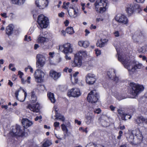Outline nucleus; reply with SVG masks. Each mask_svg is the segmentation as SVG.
<instances>
[{
    "instance_id": "nucleus-55",
    "label": "nucleus",
    "mask_w": 147,
    "mask_h": 147,
    "mask_svg": "<svg viewBox=\"0 0 147 147\" xmlns=\"http://www.w3.org/2000/svg\"><path fill=\"white\" fill-rule=\"evenodd\" d=\"M141 51L142 53H144L146 51V49L144 47H142L141 48Z\"/></svg>"
},
{
    "instance_id": "nucleus-21",
    "label": "nucleus",
    "mask_w": 147,
    "mask_h": 147,
    "mask_svg": "<svg viewBox=\"0 0 147 147\" xmlns=\"http://www.w3.org/2000/svg\"><path fill=\"white\" fill-rule=\"evenodd\" d=\"M61 75V73L57 72L53 70H51L50 72V76L55 80H57L59 78Z\"/></svg>"
},
{
    "instance_id": "nucleus-34",
    "label": "nucleus",
    "mask_w": 147,
    "mask_h": 147,
    "mask_svg": "<svg viewBox=\"0 0 147 147\" xmlns=\"http://www.w3.org/2000/svg\"><path fill=\"white\" fill-rule=\"evenodd\" d=\"M37 100V97L34 92H32L30 102L31 103H34Z\"/></svg>"
},
{
    "instance_id": "nucleus-61",
    "label": "nucleus",
    "mask_w": 147,
    "mask_h": 147,
    "mask_svg": "<svg viewBox=\"0 0 147 147\" xmlns=\"http://www.w3.org/2000/svg\"><path fill=\"white\" fill-rule=\"evenodd\" d=\"M114 34L116 37H118L119 36V32L117 31H115Z\"/></svg>"
},
{
    "instance_id": "nucleus-33",
    "label": "nucleus",
    "mask_w": 147,
    "mask_h": 147,
    "mask_svg": "<svg viewBox=\"0 0 147 147\" xmlns=\"http://www.w3.org/2000/svg\"><path fill=\"white\" fill-rule=\"evenodd\" d=\"M46 41V39L44 37L39 36L37 39V42L39 43H40L41 45L42 44H44Z\"/></svg>"
},
{
    "instance_id": "nucleus-18",
    "label": "nucleus",
    "mask_w": 147,
    "mask_h": 147,
    "mask_svg": "<svg viewBox=\"0 0 147 147\" xmlns=\"http://www.w3.org/2000/svg\"><path fill=\"white\" fill-rule=\"evenodd\" d=\"M22 123L24 127L27 128L31 126L33 124L32 121L26 118L23 119L22 120Z\"/></svg>"
},
{
    "instance_id": "nucleus-10",
    "label": "nucleus",
    "mask_w": 147,
    "mask_h": 147,
    "mask_svg": "<svg viewBox=\"0 0 147 147\" xmlns=\"http://www.w3.org/2000/svg\"><path fill=\"white\" fill-rule=\"evenodd\" d=\"M45 74L42 71L37 69L35 72L34 76L36 81L38 83L43 82Z\"/></svg>"
},
{
    "instance_id": "nucleus-15",
    "label": "nucleus",
    "mask_w": 147,
    "mask_h": 147,
    "mask_svg": "<svg viewBox=\"0 0 147 147\" xmlns=\"http://www.w3.org/2000/svg\"><path fill=\"white\" fill-rule=\"evenodd\" d=\"M26 108L34 112L37 113L39 111V105L38 103L36 104H30L26 107Z\"/></svg>"
},
{
    "instance_id": "nucleus-52",
    "label": "nucleus",
    "mask_w": 147,
    "mask_h": 147,
    "mask_svg": "<svg viewBox=\"0 0 147 147\" xmlns=\"http://www.w3.org/2000/svg\"><path fill=\"white\" fill-rule=\"evenodd\" d=\"M59 122H55L54 123V126L56 127L59 126Z\"/></svg>"
},
{
    "instance_id": "nucleus-2",
    "label": "nucleus",
    "mask_w": 147,
    "mask_h": 147,
    "mask_svg": "<svg viewBox=\"0 0 147 147\" xmlns=\"http://www.w3.org/2000/svg\"><path fill=\"white\" fill-rule=\"evenodd\" d=\"M95 9L98 13H102L108 8V1L104 0H96L94 4Z\"/></svg>"
},
{
    "instance_id": "nucleus-17",
    "label": "nucleus",
    "mask_w": 147,
    "mask_h": 147,
    "mask_svg": "<svg viewBox=\"0 0 147 147\" xmlns=\"http://www.w3.org/2000/svg\"><path fill=\"white\" fill-rule=\"evenodd\" d=\"M118 112L121 119L124 121H126L128 119H130L131 118V116L125 113L120 109H118Z\"/></svg>"
},
{
    "instance_id": "nucleus-41",
    "label": "nucleus",
    "mask_w": 147,
    "mask_h": 147,
    "mask_svg": "<svg viewBox=\"0 0 147 147\" xmlns=\"http://www.w3.org/2000/svg\"><path fill=\"white\" fill-rule=\"evenodd\" d=\"M72 8V10H67V11L68 13V14L69 15V16L71 17L74 18V14H73V13H74L73 8Z\"/></svg>"
},
{
    "instance_id": "nucleus-47",
    "label": "nucleus",
    "mask_w": 147,
    "mask_h": 147,
    "mask_svg": "<svg viewBox=\"0 0 147 147\" xmlns=\"http://www.w3.org/2000/svg\"><path fill=\"white\" fill-rule=\"evenodd\" d=\"M113 77V79H112L115 81L116 83H117L119 80L118 78L116 76H115Z\"/></svg>"
},
{
    "instance_id": "nucleus-44",
    "label": "nucleus",
    "mask_w": 147,
    "mask_h": 147,
    "mask_svg": "<svg viewBox=\"0 0 147 147\" xmlns=\"http://www.w3.org/2000/svg\"><path fill=\"white\" fill-rule=\"evenodd\" d=\"M119 136L117 137V139L118 140H120L121 137L123 135V132L122 131L120 130L119 132Z\"/></svg>"
},
{
    "instance_id": "nucleus-54",
    "label": "nucleus",
    "mask_w": 147,
    "mask_h": 147,
    "mask_svg": "<svg viewBox=\"0 0 147 147\" xmlns=\"http://www.w3.org/2000/svg\"><path fill=\"white\" fill-rule=\"evenodd\" d=\"M1 16L4 18H6L7 17V13H4L1 14Z\"/></svg>"
},
{
    "instance_id": "nucleus-45",
    "label": "nucleus",
    "mask_w": 147,
    "mask_h": 147,
    "mask_svg": "<svg viewBox=\"0 0 147 147\" xmlns=\"http://www.w3.org/2000/svg\"><path fill=\"white\" fill-rule=\"evenodd\" d=\"M28 36L27 35H26L25 36L24 40L28 41H30L31 40V37L29 36L28 38Z\"/></svg>"
},
{
    "instance_id": "nucleus-37",
    "label": "nucleus",
    "mask_w": 147,
    "mask_h": 147,
    "mask_svg": "<svg viewBox=\"0 0 147 147\" xmlns=\"http://www.w3.org/2000/svg\"><path fill=\"white\" fill-rule=\"evenodd\" d=\"M144 117L142 116L140 117H137V119H135V121L137 123L140 124L142 123Z\"/></svg>"
},
{
    "instance_id": "nucleus-58",
    "label": "nucleus",
    "mask_w": 147,
    "mask_h": 147,
    "mask_svg": "<svg viewBox=\"0 0 147 147\" xmlns=\"http://www.w3.org/2000/svg\"><path fill=\"white\" fill-rule=\"evenodd\" d=\"M85 32L86 33L85 34V36H87L88 34H89L90 33V31L88 30L87 29H86L85 30Z\"/></svg>"
},
{
    "instance_id": "nucleus-36",
    "label": "nucleus",
    "mask_w": 147,
    "mask_h": 147,
    "mask_svg": "<svg viewBox=\"0 0 147 147\" xmlns=\"http://www.w3.org/2000/svg\"><path fill=\"white\" fill-rule=\"evenodd\" d=\"M65 31L66 32L69 34H72L74 32L73 28L71 27L67 28Z\"/></svg>"
},
{
    "instance_id": "nucleus-19",
    "label": "nucleus",
    "mask_w": 147,
    "mask_h": 147,
    "mask_svg": "<svg viewBox=\"0 0 147 147\" xmlns=\"http://www.w3.org/2000/svg\"><path fill=\"white\" fill-rule=\"evenodd\" d=\"M134 136L135 135L138 139L142 141L143 139V136L140 130L138 129L133 130L131 133Z\"/></svg>"
},
{
    "instance_id": "nucleus-14",
    "label": "nucleus",
    "mask_w": 147,
    "mask_h": 147,
    "mask_svg": "<svg viewBox=\"0 0 147 147\" xmlns=\"http://www.w3.org/2000/svg\"><path fill=\"white\" fill-rule=\"evenodd\" d=\"M140 8L138 5H135L134 4H130L127 6L126 9V11L129 15H130L132 14L134 10L137 8Z\"/></svg>"
},
{
    "instance_id": "nucleus-43",
    "label": "nucleus",
    "mask_w": 147,
    "mask_h": 147,
    "mask_svg": "<svg viewBox=\"0 0 147 147\" xmlns=\"http://www.w3.org/2000/svg\"><path fill=\"white\" fill-rule=\"evenodd\" d=\"M69 4V2H67V3L64 2L63 3V7L65 9H68L67 8Z\"/></svg>"
},
{
    "instance_id": "nucleus-5",
    "label": "nucleus",
    "mask_w": 147,
    "mask_h": 147,
    "mask_svg": "<svg viewBox=\"0 0 147 147\" xmlns=\"http://www.w3.org/2000/svg\"><path fill=\"white\" fill-rule=\"evenodd\" d=\"M37 22L41 28H46L49 24V20L48 18L42 14L38 16Z\"/></svg>"
},
{
    "instance_id": "nucleus-12",
    "label": "nucleus",
    "mask_w": 147,
    "mask_h": 147,
    "mask_svg": "<svg viewBox=\"0 0 147 147\" xmlns=\"http://www.w3.org/2000/svg\"><path fill=\"white\" fill-rule=\"evenodd\" d=\"M35 4L40 9L47 7L49 3L48 0H35Z\"/></svg>"
},
{
    "instance_id": "nucleus-46",
    "label": "nucleus",
    "mask_w": 147,
    "mask_h": 147,
    "mask_svg": "<svg viewBox=\"0 0 147 147\" xmlns=\"http://www.w3.org/2000/svg\"><path fill=\"white\" fill-rule=\"evenodd\" d=\"M95 53L97 56L100 55L101 54V52L100 50L98 49H95Z\"/></svg>"
},
{
    "instance_id": "nucleus-30",
    "label": "nucleus",
    "mask_w": 147,
    "mask_h": 147,
    "mask_svg": "<svg viewBox=\"0 0 147 147\" xmlns=\"http://www.w3.org/2000/svg\"><path fill=\"white\" fill-rule=\"evenodd\" d=\"M127 140L131 144H134V136L131 133L129 134L128 136L127 137Z\"/></svg>"
},
{
    "instance_id": "nucleus-24",
    "label": "nucleus",
    "mask_w": 147,
    "mask_h": 147,
    "mask_svg": "<svg viewBox=\"0 0 147 147\" xmlns=\"http://www.w3.org/2000/svg\"><path fill=\"white\" fill-rule=\"evenodd\" d=\"M78 74V72L77 71L73 74V76H71V80L72 82L74 84L77 83L78 82V79L77 75Z\"/></svg>"
},
{
    "instance_id": "nucleus-7",
    "label": "nucleus",
    "mask_w": 147,
    "mask_h": 147,
    "mask_svg": "<svg viewBox=\"0 0 147 147\" xmlns=\"http://www.w3.org/2000/svg\"><path fill=\"white\" fill-rule=\"evenodd\" d=\"M59 49L60 51L66 54L71 53L72 52V46L68 43H66L63 46H59Z\"/></svg>"
},
{
    "instance_id": "nucleus-31",
    "label": "nucleus",
    "mask_w": 147,
    "mask_h": 147,
    "mask_svg": "<svg viewBox=\"0 0 147 147\" xmlns=\"http://www.w3.org/2000/svg\"><path fill=\"white\" fill-rule=\"evenodd\" d=\"M47 96L51 102L54 103L55 102L56 100L54 96V94L53 93L49 92L48 93Z\"/></svg>"
},
{
    "instance_id": "nucleus-3",
    "label": "nucleus",
    "mask_w": 147,
    "mask_h": 147,
    "mask_svg": "<svg viewBox=\"0 0 147 147\" xmlns=\"http://www.w3.org/2000/svg\"><path fill=\"white\" fill-rule=\"evenodd\" d=\"M129 85L132 88L131 94L134 96L137 95L144 89V87L142 85L137 83L131 82Z\"/></svg>"
},
{
    "instance_id": "nucleus-56",
    "label": "nucleus",
    "mask_w": 147,
    "mask_h": 147,
    "mask_svg": "<svg viewBox=\"0 0 147 147\" xmlns=\"http://www.w3.org/2000/svg\"><path fill=\"white\" fill-rule=\"evenodd\" d=\"M42 118V117L41 116H37L35 119V120L37 121L39 119H41Z\"/></svg>"
},
{
    "instance_id": "nucleus-27",
    "label": "nucleus",
    "mask_w": 147,
    "mask_h": 147,
    "mask_svg": "<svg viewBox=\"0 0 147 147\" xmlns=\"http://www.w3.org/2000/svg\"><path fill=\"white\" fill-rule=\"evenodd\" d=\"M11 3L18 5H23L25 2V0H10Z\"/></svg>"
},
{
    "instance_id": "nucleus-29",
    "label": "nucleus",
    "mask_w": 147,
    "mask_h": 147,
    "mask_svg": "<svg viewBox=\"0 0 147 147\" xmlns=\"http://www.w3.org/2000/svg\"><path fill=\"white\" fill-rule=\"evenodd\" d=\"M75 55L79 58H81L82 59V57H85L86 55V51H80Z\"/></svg>"
},
{
    "instance_id": "nucleus-11",
    "label": "nucleus",
    "mask_w": 147,
    "mask_h": 147,
    "mask_svg": "<svg viewBox=\"0 0 147 147\" xmlns=\"http://www.w3.org/2000/svg\"><path fill=\"white\" fill-rule=\"evenodd\" d=\"M80 90L76 88H73L68 91L67 95L69 97H78L81 95Z\"/></svg>"
},
{
    "instance_id": "nucleus-13",
    "label": "nucleus",
    "mask_w": 147,
    "mask_h": 147,
    "mask_svg": "<svg viewBox=\"0 0 147 147\" xmlns=\"http://www.w3.org/2000/svg\"><path fill=\"white\" fill-rule=\"evenodd\" d=\"M115 20L118 22L126 25L128 23V20L127 17L123 15H118L115 17Z\"/></svg>"
},
{
    "instance_id": "nucleus-4",
    "label": "nucleus",
    "mask_w": 147,
    "mask_h": 147,
    "mask_svg": "<svg viewBox=\"0 0 147 147\" xmlns=\"http://www.w3.org/2000/svg\"><path fill=\"white\" fill-rule=\"evenodd\" d=\"M24 129L23 128L16 125L15 126L12 127L11 130L10 132V134L12 136H23L24 135Z\"/></svg>"
},
{
    "instance_id": "nucleus-9",
    "label": "nucleus",
    "mask_w": 147,
    "mask_h": 147,
    "mask_svg": "<svg viewBox=\"0 0 147 147\" xmlns=\"http://www.w3.org/2000/svg\"><path fill=\"white\" fill-rule=\"evenodd\" d=\"M86 81L89 85L94 84L97 80L96 75L91 73H88L85 77Z\"/></svg>"
},
{
    "instance_id": "nucleus-57",
    "label": "nucleus",
    "mask_w": 147,
    "mask_h": 147,
    "mask_svg": "<svg viewBox=\"0 0 147 147\" xmlns=\"http://www.w3.org/2000/svg\"><path fill=\"white\" fill-rule=\"evenodd\" d=\"M64 13L63 12H61V13L58 14L59 16L60 17H63L64 16Z\"/></svg>"
},
{
    "instance_id": "nucleus-8",
    "label": "nucleus",
    "mask_w": 147,
    "mask_h": 147,
    "mask_svg": "<svg viewBox=\"0 0 147 147\" xmlns=\"http://www.w3.org/2000/svg\"><path fill=\"white\" fill-rule=\"evenodd\" d=\"M36 65L37 67L40 68L45 64L46 59L45 57L42 54H38L36 56Z\"/></svg>"
},
{
    "instance_id": "nucleus-50",
    "label": "nucleus",
    "mask_w": 147,
    "mask_h": 147,
    "mask_svg": "<svg viewBox=\"0 0 147 147\" xmlns=\"http://www.w3.org/2000/svg\"><path fill=\"white\" fill-rule=\"evenodd\" d=\"M100 111H101L100 109V108H98V109H96L95 111H94V112L95 113L99 114L100 113Z\"/></svg>"
},
{
    "instance_id": "nucleus-1",
    "label": "nucleus",
    "mask_w": 147,
    "mask_h": 147,
    "mask_svg": "<svg viewBox=\"0 0 147 147\" xmlns=\"http://www.w3.org/2000/svg\"><path fill=\"white\" fill-rule=\"evenodd\" d=\"M125 58V57H123ZM119 60L122 62L124 67L127 69L130 74L134 72L137 69H141L142 67V64L134 60H130L129 57L123 58L122 59L119 56Z\"/></svg>"
},
{
    "instance_id": "nucleus-64",
    "label": "nucleus",
    "mask_w": 147,
    "mask_h": 147,
    "mask_svg": "<svg viewBox=\"0 0 147 147\" xmlns=\"http://www.w3.org/2000/svg\"><path fill=\"white\" fill-rule=\"evenodd\" d=\"M39 47V46L38 44H35L34 45V48L35 50L37 49Z\"/></svg>"
},
{
    "instance_id": "nucleus-40",
    "label": "nucleus",
    "mask_w": 147,
    "mask_h": 147,
    "mask_svg": "<svg viewBox=\"0 0 147 147\" xmlns=\"http://www.w3.org/2000/svg\"><path fill=\"white\" fill-rule=\"evenodd\" d=\"M61 129L63 131H64L66 134H67L68 132V129L64 124H62L61 125Z\"/></svg>"
},
{
    "instance_id": "nucleus-38",
    "label": "nucleus",
    "mask_w": 147,
    "mask_h": 147,
    "mask_svg": "<svg viewBox=\"0 0 147 147\" xmlns=\"http://www.w3.org/2000/svg\"><path fill=\"white\" fill-rule=\"evenodd\" d=\"M136 34L140 38L144 39L145 36V34L144 33L140 32H136Z\"/></svg>"
},
{
    "instance_id": "nucleus-28",
    "label": "nucleus",
    "mask_w": 147,
    "mask_h": 147,
    "mask_svg": "<svg viewBox=\"0 0 147 147\" xmlns=\"http://www.w3.org/2000/svg\"><path fill=\"white\" fill-rule=\"evenodd\" d=\"M107 75L111 79H113L114 76L115 75V71L114 69L111 70L107 72Z\"/></svg>"
},
{
    "instance_id": "nucleus-63",
    "label": "nucleus",
    "mask_w": 147,
    "mask_h": 147,
    "mask_svg": "<svg viewBox=\"0 0 147 147\" xmlns=\"http://www.w3.org/2000/svg\"><path fill=\"white\" fill-rule=\"evenodd\" d=\"M96 28V26L93 25V24H92L90 26V28L91 29H95Z\"/></svg>"
},
{
    "instance_id": "nucleus-16",
    "label": "nucleus",
    "mask_w": 147,
    "mask_h": 147,
    "mask_svg": "<svg viewBox=\"0 0 147 147\" xmlns=\"http://www.w3.org/2000/svg\"><path fill=\"white\" fill-rule=\"evenodd\" d=\"M75 58L74 61L72 63V66L73 67H80L82 64V59L75 55Z\"/></svg>"
},
{
    "instance_id": "nucleus-35",
    "label": "nucleus",
    "mask_w": 147,
    "mask_h": 147,
    "mask_svg": "<svg viewBox=\"0 0 147 147\" xmlns=\"http://www.w3.org/2000/svg\"><path fill=\"white\" fill-rule=\"evenodd\" d=\"M52 144V142L50 140H47L42 144V147H48Z\"/></svg>"
},
{
    "instance_id": "nucleus-48",
    "label": "nucleus",
    "mask_w": 147,
    "mask_h": 147,
    "mask_svg": "<svg viewBox=\"0 0 147 147\" xmlns=\"http://www.w3.org/2000/svg\"><path fill=\"white\" fill-rule=\"evenodd\" d=\"M102 42V40L101 39L99 40H98L97 42L96 43V45L97 47H100V45H101Z\"/></svg>"
},
{
    "instance_id": "nucleus-42",
    "label": "nucleus",
    "mask_w": 147,
    "mask_h": 147,
    "mask_svg": "<svg viewBox=\"0 0 147 147\" xmlns=\"http://www.w3.org/2000/svg\"><path fill=\"white\" fill-rule=\"evenodd\" d=\"M95 144L93 142H90L87 144L86 147H95Z\"/></svg>"
},
{
    "instance_id": "nucleus-22",
    "label": "nucleus",
    "mask_w": 147,
    "mask_h": 147,
    "mask_svg": "<svg viewBox=\"0 0 147 147\" xmlns=\"http://www.w3.org/2000/svg\"><path fill=\"white\" fill-rule=\"evenodd\" d=\"M22 89L21 88H20V89L16 91L15 92V97L17 100H18L20 101L21 102H23L24 101V100H25V99L26 98L27 95V93L26 92H25L24 90V89H22L23 90V92H24V100H22V99L20 98H19L18 97V96L19 94V92L20 90Z\"/></svg>"
},
{
    "instance_id": "nucleus-20",
    "label": "nucleus",
    "mask_w": 147,
    "mask_h": 147,
    "mask_svg": "<svg viewBox=\"0 0 147 147\" xmlns=\"http://www.w3.org/2000/svg\"><path fill=\"white\" fill-rule=\"evenodd\" d=\"M94 116L92 114H89L85 116V122L88 125L92 123Z\"/></svg>"
},
{
    "instance_id": "nucleus-59",
    "label": "nucleus",
    "mask_w": 147,
    "mask_h": 147,
    "mask_svg": "<svg viewBox=\"0 0 147 147\" xmlns=\"http://www.w3.org/2000/svg\"><path fill=\"white\" fill-rule=\"evenodd\" d=\"M18 74L20 75V78H22V76L23 75V73L20 71H19L18 72Z\"/></svg>"
},
{
    "instance_id": "nucleus-53",
    "label": "nucleus",
    "mask_w": 147,
    "mask_h": 147,
    "mask_svg": "<svg viewBox=\"0 0 147 147\" xmlns=\"http://www.w3.org/2000/svg\"><path fill=\"white\" fill-rule=\"evenodd\" d=\"M142 123L147 125V118L144 117Z\"/></svg>"
},
{
    "instance_id": "nucleus-6",
    "label": "nucleus",
    "mask_w": 147,
    "mask_h": 147,
    "mask_svg": "<svg viewBox=\"0 0 147 147\" xmlns=\"http://www.w3.org/2000/svg\"><path fill=\"white\" fill-rule=\"evenodd\" d=\"M99 96L96 90H92L88 94L87 100L92 103L96 102L98 100Z\"/></svg>"
},
{
    "instance_id": "nucleus-62",
    "label": "nucleus",
    "mask_w": 147,
    "mask_h": 147,
    "mask_svg": "<svg viewBox=\"0 0 147 147\" xmlns=\"http://www.w3.org/2000/svg\"><path fill=\"white\" fill-rule=\"evenodd\" d=\"M119 128L120 129L123 130L125 129V127L124 125L119 126Z\"/></svg>"
},
{
    "instance_id": "nucleus-60",
    "label": "nucleus",
    "mask_w": 147,
    "mask_h": 147,
    "mask_svg": "<svg viewBox=\"0 0 147 147\" xmlns=\"http://www.w3.org/2000/svg\"><path fill=\"white\" fill-rule=\"evenodd\" d=\"M110 108L111 109V110L113 111H114L116 107H115L113 106V105H111L110 106Z\"/></svg>"
},
{
    "instance_id": "nucleus-26",
    "label": "nucleus",
    "mask_w": 147,
    "mask_h": 147,
    "mask_svg": "<svg viewBox=\"0 0 147 147\" xmlns=\"http://www.w3.org/2000/svg\"><path fill=\"white\" fill-rule=\"evenodd\" d=\"M90 43L88 41L82 40L78 42V45L80 47L86 48L89 45Z\"/></svg>"
},
{
    "instance_id": "nucleus-51",
    "label": "nucleus",
    "mask_w": 147,
    "mask_h": 147,
    "mask_svg": "<svg viewBox=\"0 0 147 147\" xmlns=\"http://www.w3.org/2000/svg\"><path fill=\"white\" fill-rule=\"evenodd\" d=\"M55 54V53L54 52H50L49 53V55L50 56V57L52 58L53 57L54 55Z\"/></svg>"
},
{
    "instance_id": "nucleus-25",
    "label": "nucleus",
    "mask_w": 147,
    "mask_h": 147,
    "mask_svg": "<svg viewBox=\"0 0 147 147\" xmlns=\"http://www.w3.org/2000/svg\"><path fill=\"white\" fill-rule=\"evenodd\" d=\"M53 45V44L51 42H47L46 41L44 44H42L41 46L43 49H46L52 47Z\"/></svg>"
},
{
    "instance_id": "nucleus-39",
    "label": "nucleus",
    "mask_w": 147,
    "mask_h": 147,
    "mask_svg": "<svg viewBox=\"0 0 147 147\" xmlns=\"http://www.w3.org/2000/svg\"><path fill=\"white\" fill-rule=\"evenodd\" d=\"M74 14V18L76 17L78 15L79 13V10L78 9H75L73 8Z\"/></svg>"
},
{
    "instance_id": "nucleus-23",
    "label": "nucleus",
    "mask_w": 147,
    "mask_h": 147,
    "mask_svg": "<svg viewBox=\"0 0 147 147\" xmlns=\"http://www.w3.org/2000/svg\"><path fill=\"white\" fill-rule=\"evenodd\" d=\"M14 26L12 24L9 25L6 28V34L9 36L10 35L13 33Z\"/></svg>"
},
{
    "instance_id": "nucleus-32",
    "label": "nucleus",
    "mask_w": 147,
    "mask_h": 147,
    "mask_svg": "<svg viewBox=\"0 0 147 147\" xmlns=\"http://www.w3.org/2000/svg\"><path fill=\"white\" fill-rule=\"evenodd\" d=\"M55 111L56 112L55 115V117H56L55 119H59L61 120L62 121H65V118L64 116L63 115H60V114L57 113V111L56 110Z\"/></svg>"
},
{
    "instance_id": "nucleus-49",
    "label": "nucleus",
    "mask_w": 147,
    "mask_h": 147,
    "mask_svg": "<svg viewBox=\"0 0 147 147\" xmlns=\"http://www.w3.org/2000/svg\"><path fill=\"white\" fill-rule=\"evenodd\" d=\"M116 50H117V53L118 55V59H119V56L122 59H123V57H125V58L126 59H127V57H126L124 55H123L121 56L120 55H119L118 52V50H117V49H116Z\"/></svg>"
}]
</instances>
